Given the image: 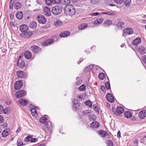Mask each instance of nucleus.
I'll return each mask as SVG.
<instances>
[{
  "label": "nucleus",
  "mask_w": 146,
  "mask_h": 146,
  "mask_svg": "<svg viewBox=\"0 0 146 146\" xmlns=\"http://www.w3.org/2000/svg\"><path fill=\"white\" fill-rule=\"evenodd\" d=\"M64 9V7L61 4H57L53 7L51 10L52 14L54 15L60 14Z\"/></svg>",
  "instance_id": "f257e3e1"
},
{
  "label": "nucleus",
  "mask_w": 146,
  "mask_h": 146,
  "mask_svg": "<svg viewBox=\"0 0 146 146\" xmlns=\"http://www.w3.org/2000/svg\"><path fill=\"white\" fill-rule=\"evenodd\" d=\"M64 11L66 15L70 16L73 15L76 12L74 6L71 5H66L64 7Z\"/></svg>",
  "instance_id": "f03ea898"
},
{
  "label": "nucleus",
  "mask_w": 146,
  "mask_h": 146,
  "mask_svg": "<svg viewBox=\"0 0 146 146\" xmlns=\"http://www.w3.org/2000/svg\"><path fill=\"white\" fill-rule=\"evenodd\" d=\"M58 38V36H53L52 38L48 39L42 42L41 44L43 46H48L52 44L54 41L57 40Z\"/></svg>",
  "instance_id": "7ed1b4c3"
},
{
  "label": "nucleus",
  "mask_w": 146,
  "mask_h": 146,
  "mask_svg": "<svg viewBox=\"0 0 146 146\" xmlns=\"http://www.w3.org/2000/svg\"><path fill=\"white\" fill-rule=\"evenodd\" d=\"M47 120V118L44 117H41L39 119L40 122L43 124L45 126L44 127L43 129H45L46 131H50L51 129L50 127L48 126L49 124L48 122L46 121Z\"/></svg>",
  "instance_id": "20e7f679"
},
{
  "label": "nucleus",
  "mask_w": 146,
  "mask_h": 146,
  "mask_svg": "<svg viewBox=\"0 0 146 146\" xmlns=\"http://www.w3.org/2000/svg\"><path fill=\"white\" fill-rule=\"evenodd\" d=\"M111 110L117 116H120L121 114L123 113L124 111L123 108L121 106H118L116 109L112 106Z\"/></svg>",
  "instance_id": "39448f33"
},
{
  "label": "nucleus",
  "mask_w": 146,
  "mask_h": 146,
  "mask_svg": "<svg viewBox=\"0 0 146 146\" xmlns=\"http://www.w3.org/2000/svg\"><path fill=\"white\" fill-rule=\"evenodd\" d=\"M31 49L33 53L35 54L40 52L42 50L39 46L34 45H32L31 47Z\"/></svg>",
  "instance_id": "423d86ee"
},
{
  "label": "nucleus",
  "mask_w": 146,
  "mask_h": 146,
  "mask_svg": "<svg viewBox=\"0 0 146 146\" xmlns=\"http://www.w3.org/2000/svg\"><path fill=\"white\" fill-rule=\"evenodd\" d=\"M27 94L26 92L23 90H20L17 92L15 94V96L17 98L23 97Z\"/></svg>",
  "instance_id": "0eeeda50"
},
{
  "label": "nucleus",
  "mask_w": 146,
  "mask_h": 146,
  "mask_svg": "<svg viewBox=\"0 0 146 146\" xmlns=\"http://www.w3.org/2000/svg\"><path fill=\"white\" fill-rule=\"evenodd\" d=\"M16 74L18 78L21 79H25L27 78V75L22 70H19L16 72Z\"/></svg>",
  "instance_id": "6e6552de"
},
{
  "label": "nucleus",
  "mask_w": 146,
  "mask_h": 146,
  "mask_svg": "<svg viewBox=\"0 0 146 146\" xmlns=\"http://www.w3.org/2000/svg\"><path fill=\"white\" fill-rule=\"evenodd\" d=\"M23 82L22 80H20L17 81L15 83L14 88L15 90H18L20 89L23 86Z\"/></svg>",
  "instance_id": "1a4fd4ad"
},
{
  "label": "nucleus",
  "mask_w": 146,
  "mask_h": 146,
  "mask_svg": "<svg viewBox=\"0 0 146 146\" xmlns=\"http://www.w3.org/2000/svg\"><path fill=\"white\" fill-rule=\"evenodd\" d=\"M33 35V33L31 31H27L20 34V36L25 38H29Z\"/></svg>",
  "instance_id": "9d476101"
},
{
  "label": "nucleus",
  "mask_w": 146,
  "mask_h": 146,
  "mask_svg": "<svg viewBox=\"0 0 146 146\" xmlns=\"http://www.w3.org/2000/svg\"><path fill=\"white\" fill-rule=\"evenodd\" d=\"M98 134L101 136L102 137H104L106 136L107 138L109 139H110V137L109 134L107 131H104L102 130H100L98 131Z\"/></svg>",
  "instance_id": "9b49d317"
},
{
  "label": "nucleus",
  "mask_w": 146,
  "mask_h": 146,
  "mask_svg": "<svg viewBox=\"0 0 146 146\" xmlns=\"http://www.w3.org/2000/svg\"><path fill=\"white\" fill-rule=\"evenodd\" d=\"M28 100L25 98H21L19 99L18 101L19 104L23 106H25L27 105L28 104Z\"/></svg>",
  "instance_id": "f8f14e48"
},
{
  "label": "nucleus",
  "mask_w": 146,
  "mask_h": 146,
  "mask_svg": "<svg viewBox=\"0 0 146 146\" xmlns=\"http://www.w3.org/2000/svg\"><path fill=\"white\" fill-rule=\"evenodd\" d=\"M37 19L39 23L42 24H45L46 21V19L45 17L41 15H39L37 16Z\"/></svg>",
  "instance_id": "ddd939ff"
},
{
  "label": "nucleus",
  "mask_w": 146,
  "mask_h": 146,
  "mask_svg": "<svg viewBox=\"0 0 146 146\" xmlns=\"http://www.w3.org/2000/svg\"><path fill=\"white\" fill-rule=\"evenodd\" d=\"M115 3L121 4L124 2L126 6H129L131 0H113Z\"/></svg>",
  "instance_id": "4468645a"
},
{
  "label": "nucleus",
  "mask_w": 146,
  "mask_h": 146,
  "mask_svg": "<svg viewBox=\"0 0 146 146\" xmlns=\"http://www.w3.org/2000/svg\"><path fill=\"white\" fill-rule=\"evenodd\" d=\"M36 108H37V107L36 106H33L30 109L32 115L34 117H36L38 115L37 111L35 109Z\"/></svg>",
  "instance_id": "2eb2a0df"
},
{
  "label": "nucleus",
  "mask_w": 146,
  "mask_h": 146,
  "mask_svg": "<svg viewBox=\"0 0 146 146\" xmlns=\"http://www.w3.org/2000/svg\"><path fill=\"white\" fill-rule=\"evenodd\" d=\"M106 98L108 101L111 103L114 102V97L110 93H108L106 96Z\"/></svg>",
  "instance_id": "dca6fc26"
},
{
  "label": "nucleus",
  "mask_w": 146,
  "mask_h": 146,
  "mask_svg": "<svg viewBox=\"0 0 146 146\" xmlns=\"http://www.w3.org/2000/svg\"><path fill=\"white\" fill-rule=\"evenodd\" d=\"M44 13L47 16H50L51 15L50 9L49 7H44Z\"/></svg>",
  "instance_id": "f3484780"
},
{
  "label": "nucleus",
  "mask_w": 146,
  "mask_h": 146,
  "mask_svg": "<svg viewBox=\"0 0 146 146\" xmlns=\"http://www.w3.org/2000/svg\"><path fill=\"white\" fill-rule=\"evenodd\" d=\"M70 34V32L68 31H66L61 32L59 36L60 37L64 38L68 37Z\"/></svg>",
  "instance_id": "a211bd4d"
},
{
  "label": "nucleus",
  "mask_w": 146,
  "mask_h": 146,
  "mask_svg": "<svg viewBox=\"0 0 146 146\" xmlns=\"http://www.w3.org/2000/svg\"><path fill=\"white\" fill-rule=\"evenodd\" d=\"M100 124L97 121H93L90 124V127L94 129L98 128L100 126Z\"/></svg>",
  "instance_id": "6ab92c4d"
},
{
  "label": "nucleus",
  "mask_w": 146,
  "mask_h": 146,
  "mask_svg": "<svg viewBox=\"0 0 146 146\" xmlns=\"http://www.w3.org/2000/svg\"><path fill=\"white\" fill-rule=\"evenodd\" d=\"M28 29V26L26 25H22L20 26V30L22 33L27 31Z\"/></svg>",
  "instance_id": "aec40b11"
},
{
  "label": "nucleus",
  "mask_w": 146,
  "mask_h": 146,
  "mask_svg": "<svg viewBox=\"0 0 146 146\" xmlns=\"http://www.w3.org/2000/svg\"><path fill=\"white\" fill-rule=\"evenodd\" d=\"M139 117L141 119L144 118L146 117V110H141L139 113Z\"/></svg>",
  "instance_id": "412c9836"
},
{
  "label": "nucleus",
  "mask_w": 146,
  "mask_h": 146,
  "mask_svg": "<svg viewBox=\"0 0 146 146\" xmlns=\"http://www.w3.org/2000/svg\"><path fill=\"white\" fill-rule=\"evenodd\" d=\"M24 56L26 59H29L31 58L32 54L30 52L29 50H26L24 53Z\"/></svg>",
  "instance_id": "4be33fe9"
},
{
  "label": "nucleus",
  "mask_w": 146,
  "mask_h": 146,
  "mask_svg": "<svg viewBox=\"0 0 146 146\" xmlns=\"http://www.w3.org/2000/svg\"><path fill=\"white\" fill-rule=\"evenodd\" d=\"M139 53L141 55H144L146 53V50L143 46H139L138 48Z\"/></svg>",
  "instance_id": "5701e85b"
},
{
  "label": "nucleus",
  "mask_w": 146,
  "mask_h": 146,
  "mask_svg": "<svg viewBox=\"0 0 146 146\" xmlns=\"http://www.w3.org/2000/svg\"><path fill=\"white\" fill-rule=\"evenodd\" d=\"M124 33L126 34L130 35L133 33V31L132 28H127L124 30Z\"/></svg>",
  "instance_id": "b1692460"
},
{
  "label": "nucleus",
  "mask_w": 146,
  "mask_h": 146,
  "mask_svg": "<svg viewBox=\"0 0 146 146\" xmlns=\"http://www.w3.org/2000/svg\"><path fill=\"white\" fill-rule=\"evenodd\" d=\"M17 65L19 68L21 69L23 68L25 66V62L23 60H21L19 62H17Z\"/></svg>",
  "instance_id": "393cba45"
},
{
  "label": "nucleus",
  "mask_w": 146,
  "mask_h": 146,
  "mask_svg": "<svg viewBox=\"0 0 146 146\" xmlns=\"http://www.w3.org/2000/svg\"><path fill=\"white\" fill-rule=\"evenodd\" d=\"M141 42V38L139 37H138L133 41L132 44L133 45H136L140 43Z\"/></svg>",
  "instance_id": "a878e982"
},
{
  "label": "nucleus",
  "mask_w": 146,
  "mask_h": 146,
  "mask_svg": "<svg viewBox=\"0 0 146 146\" xmlns=\"http://www.w3.org/2000/svg\"><path fill=\"white\" fill-rule=\"evenodd\" d=\"M104 20V19L102 18H97L94 20V25H96L102 23Z\"/></svg>",
  "instance_id": "bb28decb"
},
{
  "label": "nucleus",
  "mask_w": 146,
  "mask_h": 146,
  "mask_svg": "<svg viewBox=\"0 0 146 146\" xmlns=\"http://www.w3.org/2000/svg\"><path fill=\"white\" fill-rule=\"evenodd\" d=\"M37 26V24L36 22L33 21L29 23V27L32 29H35Z\"/></svg>",
  "instance_id": "cd10ccee"
},
{
  "label": "nucleus",
  "mask_w": 146,
  "mask_h": 146,
  "mask_svg": "<svg viewBox=\"0 0 146 146\" xmlns=\"http://www.w3.org/2000/svg\"><path fill=\"white\" fill-rule=\"evenodd\" d=\"M124 116L127 118H130L132 115L131 112L130 111H126L124 112Z\"/></svg>",
  "instance_id": "c85d7f7f"
},
{
  "label": "nucleus",
  "mask_w": 146,
  "mask_h": 146,
  "mask_svg": "<svg viewBox=\"0 0 146 146\" xmlns=\"http://www.w3.org/2000/svg\"><path fill=\"white\" fill-rule=\"evenodd\" d=\"M14 7L15 9L18 10L21 7V4L19 2H17L15 3Z\"/></svg>",
  "instance_id": "c756f323"
},
{
  "label": "nucleus",
  "mask_w": 146,
  "mask_h": 146,
  "mask_svg": "<svg viewBox=\"0 0 146 146\" xmlns=\"http://www.w3.org/2000/svg\"><path fill=\"white\" fill-rule=\"evenodd\" d=\"M16 16L18 19H21L23 17V13L22 11H18L17 13Z\"/></svg>",
  "instance_id": "7c9ffc66"
},
{
  "label": "nucleus",
  "mask_w": 146,
  "mask_h": 146,
  "mask_svg": "<svg viewBox=\"0 0 146 146\" xmlns=\"http://www.w3.org/2000/svg\"><path fill=\"white\" fill-rule=\"evenodd\" d=\"M88 25L87 23H84L80 24L78 27L79 30H82L87 27Z\"/></svg>",
  "instance_id": "2f4dec72"
},
{
  "label": "nucleus",
  "mask_w": 146,
  "mask_h": 146,
  "mask_svg": "<svg viewBox=\"0 0 146 146\" xmlns=\"http://www.w3.org/2000/svg\"><path fill=\"white\" fill-rule=\"evenodd\" d=\"M104 25L106 27H108L112 24V22L110 20H107L104 22Z\"/></svg>",
  "instance_id": "473e14b6"
},
{
  "label": "nucleus",
  "mask_w": 146,
  "mask_h": 146,
  "mask_svg": "<svg viewBox=\"0 0 146 146\" xmlns=\"http://www.w3.org/2000/svg\"><path fill=\"white\" fill-rule=\"evenodd\" d=\"M54 25L56 27L61 26L62 25V23L59 19H57L54 21Z\"/></svg>",
  "instance_id": "72a5a7b5"
},
{
  "label": "nucleus",
  "mask_w": 146,
  "mask_h": 146,
  "mask_svg": "<svg viewBox=\"0 0 146 146\" xmlns=\"http://www.w3.org/2000/svg\"><path fill=\"white\" fill-rule=\"evenodd\" d=\"M116 25L118 28L122 29L124 27L125 23L123 22L120 21L117 23Z\"/></svg>",
  "instance_id": "f704fd0d"
},
{
  "label": "nucleus",
  "mask_w": 146,
  "mask_h": 146,
  "mask_svg": "<svg viewBox=\"0 0 146 146\" xmlns=\"http://www.w3.org/2000/svg\"><path fill=\"white\" fill-rule=\"evenodd\" d=\"M70 3V0H61V4L62 5H68Z\"/></svg>",
  "instance_id": "c9c22d12"
},
{
  "label": "nucleus",
  "mask_w": 146,
  "mask_h": 146,
  "mask_svg": "<svg viewBox=\"0 0 146 146\" xmlns=\"http://www.w3.org/2000/svg\"><path fill=\"white\" fill-rule=\"evenodd\" d=\"M85 104L86 106H88L90 108H92V103L90 100H86L85 102Z\"/></svg>",
  "instance_id": "e433bc0d"
},
{
  "label": "nucleus",
  "mask_w": 146,
  "mask_h": 146,
  "mask_svg": "<svg viewBox=\"0 0 146 146\" xmlns=\"http://www.w3.org/2000/svg\"><path fill=\"white\" fill-rule=\"evenodd\" d=\"M9 134V132L7 130H4L2 133V137H6Z\"/></svg>",
  "instance_id": "4c0bfd02"
},
{
  "label": "nucleus",
  "mask_w": 146,
  "mask_h": 146,
  "mask_svg": "<svg viewBox=\"0 0 146 146\" xmlns=\"http://www.w3.org/2000/svg\"><path fill=\"white\" fill-rule=\"evenodd\" d=\"M98 77L100 80H102L105 78V75L104 73H100L99 74Z\"/></svg>",
  "instance_id": "58836bf2"
},
{
  "label": "nucleus",
  "mask_w": 146,
  "mask_h": 146,
  "mask_svg": "<svg viewBox=\"0 0 146 146\" xmlns=\"http://www.w3.org/2000/svg\"><path fill=\"white\" fill-rule=\"evenodd\" d=\"M79 91H84L86 90V86L84 84H82L78 88Z\"/></svg>",
  "instance_id": "ea45409f"
},
{
  "label": "nucleus",
  "mask_w": 146,
  "mask_h": 146,
  "mask_svg": "<svg viewBox=\"0 0 146 146\" xmlns=\"http://www.w3.org/2000/svg\"><path fill=\"white\" fill-rule=\"evenodd\" d=\"M94 68V64H90L87 66L85 69V70L86 71H89L90 70Z\"/></svg>",
  "instance_id": "a19ab883"
},
{
  "label": "nucleus",
  "mask_w": 146,
  "mask_h": 146,
  "mask_svg": "<svg viewBox=\"0 0 146 146\" xmlns=\"http://www.w3.org/2000/svg\"><path fill=\"white\" fill-rule=\"evenodd\" d=\"M108 82H105V87L107 90H109L111 89L110 84V83L109 78H108Z\"/></svg>",
  "instance_id": "79ce46f5"
},
{
  "label": "nucleus",
  "mask_w": 146,
  "mask_h": 146,
  "mask_svg": "<svg viewBox=\"0 0 146 146\" xmlns=\"http://www.w3.org/2000/svg\"><path fill=\"white\" fill-rule=\"evenodd\" d=\"M91 113L90 111L89 110H86L82 111V114L83 115H88L89 114Z\"/></svg>",
  "instance_id": "37998d69"
},
{
  "label": "nucleus",
  "mask_w": 146,
  "mask_h": 146,
  "mask_svg": "<svg viewBox=\"0 0 146 146\" xmlns=\"http://www.w3.org/2000/svg\"><path fill=\"white\" fill-rule=\"evenodd\" d=\"M17 143L18 146H23L24 145L22 140L20 139H18Z\"/></svg>",
  "instance_id": "c03bdc74"
},
{
  "label": "nucleus",
  "mask_w": 146,
  "mask_h": 146,
  "mask_svg": "<svg viewBox=\"0 0 146 146\" xmlns=\"http://www.w3.org/2000/svg\"><path fill=\"white\" fill-rule=\"evenodd\" d=\"M32 137L31 135L28 136L25 138L24 141L25 142H29L31 141V139Z\"/></svg>",
  "instance_id": "a18cd8bd"
},
{
  "label": "nucleus",
  "mask_w": 146,
  "mask_h": 146,
  "mask_svg": "<svg viewBox=\"0 0 146 146\" xmlns=\"http://www.w3.org/2000/svg\"><path fill=\"white\" fill-rule=\"evenodd\" d=\"M52 3L51 0H45V4L49 6L51 5Z\"/></svg>",
  "instance_id": "49530a36"
},
{
  "label": "nucleus",
  "mask_w": 146,
  "mask_h": 146,
  "mask_svg": "<svg viewBox=\"0 0 146 146\" xmlns=\"http://www.w3.org/2000/svg\"><path fill=\"white\" fill-rule=\"evenodd\" d=\"M101 0H90L91 3L93 4H96L100 2Z\"/></svg>",
  "instance_id": "de8ad7c7"
},
{
  "label": "nucleus",
  "mask_w": 146,
  "mask_h": 146,
  "mask_svg": "<svg viewBox=\"0 0 146 146\" xmlns=\"http://www.w3.org/2000/svg\"><path fill=\"white\" fill-rule=\"evenodd\" d=\"M80 107V104H74L72 109L75 110H78Z\"/></svg>",
  "instance_id": "09e8293b"
},
{
  "label": "nucleus",
  "mask_w": 146,
  "mask_h": 146,
  "mask_svg": "<svg viewBox=\"0 0 146 146\" xmlns=\"http://www.w3.org/2000/svg\"><path fill=\"white\" fill-rule=\"evenodd\" d=\"M52 1L54 4H61V0H52Z\"/></svg>",
  "instance_id": "8fccbe9b"
},
{
  "label": "nucleus",
  "mask_w": 146,
  "mask_h": 146,
  "mask_svg": "<svg viewBox=\"0 0 146 146\" xmlns=\"http://www.w3.org/2000/svg\"><path fill=\"white\" fill-rule=\"evenodd\" d=\"M3 111L4 113L5 114H8L10 112V111L9 110L8 108H5L4 109H3Z\"/></svg>",
  "instance_id": "3c124183"
},
{
  "label": "nucleus",
  "mask_w": 146,
  "mask_h": 146,
  "mask_svg": "<svg viewBox=\"0 0 146 146\" xmlns=\"http://www.w3.org/2000/svg\"><path fill=\"white\" fill-rule=\"evenodd\" d=\"M84 94H81L79 96L77 95L76 98L80 100H81L83 99Z\"/></svg>",
  "instance_id": "603ef678"
},
{
  "label": "nucleus",
  "mask_w": 146,
  "mask_h": 146,
  "mask_svg": "<svg viewBox=\"0 0 146 146\" xmlns=\"http://www.w3.org/2000/svg\"><path fill=\"white\" fill-rule=\"evenodd\" d=\"M101 13L99 12H95L92 13L90 14V15L92 16H96L98 15H100Z\"/></svg>",
  "instance_id": "864d4df0"
},
{
  "label": "nucleus",
  "mask_w": 146,
  "mask_h": 146,
  "mask_svg": "<svg viewBox=\"0 0 146 146\" xmlns=\"http://www.w3.org/2000/svg\"><path fill=\"white\" fill-rule=\"evenodd\" d=\"M108 146H113V144L112 141L110 140H108Z\"/></svg>",
  "instance_id": "5fc2aeb1"
},
{
  "label": "nucleus",
  "mask_w": 146,
  "mask_h": 146,
  "mask_svg": "<svg viewBox=\"0 0 146 146\" xmlns=\"http://www.w3.org/2000/svg\"><path fill=\"white\" fill-rule=\"evenodd\" d=\"M93 108L94 110L96 111L99 112V110L96 104H94L93 105Z\"/></svg>",
  "instance_id": "6e6d98bb"
},
{
  "label": "nucleus",
  "mask_w": 146,
  "mask_h": 146,
  "mask_svg": "<svg viewBox=\"0 0 146 146\" xmlns=\"http://www.w3.org/2000/svg\"><path fill=\"white\" fill-rule=\"evenodd\" d=\"M73 103L74 104H80L79 101L77 99H74L73 101Z\"/></svg>",
  "instance_id": "4d7b16f0"
},
{
  "label": "nucleus",
  "mask_w": 146,
  "mask_h": 146,
  "mask_svg": "<svg viewBox=\"0 0 146 146\" xmlns=\"http://www.w3.org/2000/svg\"><path fill=\"white\" fill-rule=\"evenodd\" d=\"M142 59L143 61L146 64V55H145L142 56Z\"/></svg>",
  "instance_id": "13d9d810"
},
{
  "label": "nucleus",
  "mask_w": 146,
  "mask_h": 146,
  "mask_svg": "<svg viewBox=\"0 0 146 146\" xmlns=\"http://www.w3.org/2000/svg\"><path fill=\"white\" fill-rule=\"evenodd\" d=\"M82 82L81 80H79L76 82V86H79L82 83Z\"/></svg>",
  "instance_id": "bf43d9fd"
},
{
  "label": "nucleus",
  "mask_w": 146,
  "mask_h": 146,
  "mask_svg": "<svg viewBox=\"0 0 146 146\" xmlns=\"http://www.w3.org/2000/svg\"><path fill=\"white\" fill-rule=\"evenodd\" d=\"M38 140V138H34L33 139H31V143H34L36 142Z\"/></svg>",
  "instance_id": "052dcab7"
},
{
  "label": "nucleus",
  "mask_w": 146,
  "mask_h": 146,
  "mask_svg": "<svg viewBox=\"0 0 146 146\" xmlns=\"http://www.w3.org/2000/svg\"><path fill=\"white\" fill-rule=\"evenodd\" d=\"M100 89L101 90L103 91L104 92L106 90L105 86L104 85H102L100 87Z\"/></svg>",
  "instance_id": "680f3d73"
},
{
  "label": "nucleus",
  "mask_w": 146,
  "mask_h": 146,
  "mask_svg": "<svg viewBox=\"0 0 146 146\" xmlns=\"http://www.w3.org/2000/svg\"><path fill=\"white\" fill-rule=\"evenodd\" d=\"M4 121L3 117L0 115V123H3Z\"/></svg>",
  "instance_id": "e2e57ef3"
},
{
  "label": "nucleus",
  "mask_w": 146,
  "mask_h": 146,
  "mask_svg": "<svg viewBox=\"0 0 146 146\" xmlns=\"http://www.w3.org/2000/svg\"><path fill=\"white\" fill-rule=\"evenodd\" d=\"M121 137V133L120 131H118L117 133V137L120 138Z\"/></svg>",
  "instance_id": "0e129e2a"
},
{
  "label": "nucleus",
  "mask_w": 146,
  "mask_h": 146,
  "mask_svg": "<svg viewBox=\"0 0 146 146\" xmlns=\"http://www.w3.org/2000/svg\"><path fill=\"white\" fill-rule=\"evenodd\" d=\"M3 109V106L1 105H0V114H1L2 112Z\"/></svg>",
  "instance_id": "69168bd1"
},
{
  "label": "nucleus",
  "mask_w": 146,
  "mask_h": 146,
  "mask_svg": "<svg viewBox=\"0 0 146 146\" xmlns=\"http://www.w3.org/2000/svg\"><path fill=\"white\" fill-rule=\"evenodd\" d=\"M95 68L96 70H98L100 68L102 69V68L100 67L99 66H98L95 65Z\"/></svg>",
  "instance_id": "338daca9"
},
{
  "label": "nucleus",
  "mask_w": 146,
  "mask_h": 146,
  "mask_svg": "<svg viewBox=\"0 0 146 146\" xmlns=\"http://www.w3.org/2000/svg\"><path fill=\"white\" fill-rule=\"evenodd\" d=\"M15 0H10L9 2V4H13L15 3Z\"/></svg>",
  "instance_id": "774afa93"
}]
</instances>
